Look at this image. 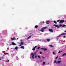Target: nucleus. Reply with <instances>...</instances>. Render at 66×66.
Instances as JSON below:
<instances>
[{
    "label": "nucleus",
    "instance_id": "de8ad7c7",
    "mask_svg": "<svg viewBox=\"0 0 66 66\" xmlns=\"http://www.w3.org/2000/svg\"><path fill=\"white\" fill-rule=\"evenodd\" d=\"M59 36H60V35H59Z\"/></svg>",
    "mask_w": 66,
    "mask_h": 66
},
{
    "label": "nucleus",
    "instance_id": "58836bf2",
    "mask_svg": "<svg viewBox=\"0 0 66 66\" xmlns=\"http://www.w3.org/2000/svg\"><path fill=\"white\" fill-rule=\"evenodd\" d=\"M22 44H20V46H21V45H22Z\"/></svg>",
    "mask_w": 66,
    "mask_h": 66
},
{
    "label": "nucleus",
    "instance_id": "c85d7f7f",
    "mask_svg": "<svg viewBox=\"0 0 66 66\" xmlns=\"http://www.w3.org/2000/svg\"><path fill=\"white\" fill-rule=\"evenodd\" d=\"M33 54H34V53H32L31 54V55H33Z\"/></svg>",
    "mask_w": 66,
    "mask_h": 66
},
{
    "label": "nucleus",
    "instance_id": "20e7f679",
    "mask_svg": "<svg viewBox=\"0 0 66 66\" xmlns=\"http://www.w3.org/2000/svg\"><path fill=\"white\" fill-rule=\"evenodd\" d=\"M11 43L12 44L13 46H16V45H17V44H16L15 43H14V42H12Z\"/></svg>",
    "mask_w": 66,
    "mask_h": 66
},
{
    "label": "nucleus",
    "instance_id": "e433bc0d",
    "mask_svg": "<svg viewBox=\"0 0 66 66\" xmlns=\"http://www.w3.org/2000/svg\"><path fill=\"white\" fill-rule=\"evenodd\" d=\"M44 22H44V21H43V23H44Z\"/></svg>",
    "mask_w": 66,
    "mask_h": 66
},
{
    "label": "nucleus",
    "instance_id": "bb28decb",
    "mask_svg": "<svg viewBox=\"0 0 66 66\" xmlns=\"http://www.w3.org/2000/svg\"><path fill=\"white\" fill-rule=\"evenodd\" d=\"M50 47H53V46L51 45H50Z\"/></svg>",
    "mask_w": 66,
    "mask_h": 66
},
{
    "label": "nucleus",
    "instance_id": "412c9836",
    "mask_svg": "<svg viewBox=\"0 0 66 66\" xmlns=\"http://www.w3.org/2000/svg\"><path fill=\"white\" fill-rule=\"evenodd\" d=\"M61 62V61H58L57 62V63H60V62Z\"/></svg>",
    "mask_w": 66,
    "mask_h": 66
},
{
    "label": "nucleus",
    "instance_id": "393cba45",
    "mask_svg": "<svg viewBox=\"0 0 66 66\" xmlns=\"http://www.w3.org/2000/svg\"><path fill=\"white\" fill-rule=\"evenodd\" d=\"M42 59H44L45 58V57H44V56H42Z\"/></svg>",
    "mask_w": 66,
    "mask_h": 66
},
{
    "label": "nucleus",
    "instance_id": "2eb2a0df",
    "mask_svg": "<svg viewBox=\"0 0 66 66\" xmlns=\"http://www.w3.org/2000/svg\"><path fill=\"white\" fill-rule=\"evenodd\" d=\"M54 23H55V24H57V22H56V21H54Z\"/></svg>",
    "mask_w": 66,
    "mask_h": 66
},
{
    "label": "nucleus",
    "instance_id": "9b49d317",
    "mask_svg": "<svg viewBox=\"0 0 66 66\" xmlns=\"http://www.w3.org/2000/svg\"><path fill=\"white\" fill-rule=\"evenodd\" d=\"M54 64L55 63H56V64H57V62H56V60H55L54 62Z\"/></svg>",
    "mask_w": 66,
    "mask_h": 66
},
{
    "label": "nucleus",
    "instance_id": "c9c22d12",
    "mask_svg": "<svg viewBox=\"0 0 66 66\" xmlns=\"http://www.w3.org/2000/svg\"><path fill=\"white\" fill-rule=\"evenodd\" d=\"M39 53H40V54H42V53L41 52H40Z\"/></svg>",
    "mask_w": 66,
    "mask_h": 66
},
{
    "label": "nucleus",
    "instance_id": "c03bdc74",
    "mask_svg": "<svg viewBox=\"0 0 66 66\" xmlns=\"http://www.w3.org/2000/svg\"><path fill=\"white\" fill-rule=\"evenodd\" d=\"M57 39H59V38H57Z\"/></svg>",
    "mask_w": 66,
    "mask_h": 66
},
{
    "label": "nucleus",
    "instance_id": "cd10ccee",
    "mask_svg": "<svg viewBox=\"0 0 66 66\" xmlns=\"http://www.w3.org/2000/svg\"><path fill=\"white\" fill-rule=\"evenodd\" d=\"M60 20H58L57 21V22H60Z\"/></svg>",
    "mask_w": 66,
    "mask_h": 66
},
{
    "label": "nucleus",
    "instance_id": "a878e982",
    "mask_svg": "<svg viewBox=\"0 0 66 66\" xmlns=\"http://www.w3.org/2000/svg\"><path fill=\"white\" fill-rule=\"evenodd\" d=\"M58 57H58V56H57L56 58H55V59H57V58H58Z\"/></svg>",
    "mask_w": 66,
    "mask_h": 66
},
{
    "label": "nucleus",
    "instance_id": "f03ea898",
    "mask_svg": "<svg viewBox=\"0 0 66 66\" xmlns=\"http://www.w3.org/2000/svg\"><path fill=\"white\" fill-rule=\"evenodd\" d=\"M47 28V27H44L41 28L40 31H42V32H44V29H46Z\"/></svg>",
    "mask_w": 66,
    "mask_h": 66
},
{
    "label": "nucleus",
    "instance_id": "c756f323",
    "mask_svg": "<svg viewBox=\"0 0 66 66\" xmlns=\"http://www.w3.org/2000/svg\"><path fill=\"white\" fill-rule=\"evenodd\" d=\"M38 57H39V59H40V58H41L39 56H38Z\"/></svg>",
    "mask_w": 66,
    "mask_h": 66
},
{
    "label": "nucleus",
    "instance_id": "f704fd0d",
    "mask_svg": "<svg viewBox=\"0 0 66 66\" xmlns=\"http://www.w3.org/2000/svg\"><path fill=\"white\" fill-rule=\"evenodd\" d=\"M41 49H42V50H44V48H42Z\"/></svg>",
    "mask_w": 66,
    "mask_h": 66
},
{
    "label": "nucleus",
    "instance_id": "b1692460",
    "mask_svg": "<svg viewBox=\"0 0 66 66\" xmlns=\"http://www.w3.org/2000/svg\"><path fill=\"white\" fill-rule=\"evenodd\" d=\"M53 54H55V53L54 52H53Z\"/></svg>",
    "mask_w": 66,
    "mask_h": 66
},
{
    "label": "nucleus",
    "instance_id": "0eeeda50",
    "mask_svg": "<svg viewBox=\"0 0 66 66\" xmlns=\"http://www.w3.org/2000/svg\"><path fill=\"white\" fill-rule=\"evenodd\" d=\"M36 47H37V46H35L34 48H32V50H33V51L35 50V48H36Z\"/></svg>",
    "mask_w": 66,
    "mask_h": 66
},
{
    "label": "nucleus",
    "instance_id": "39448f33",
    "mask_svg": "<svg viewBox=\"0 0 66 66\" xmlns=\"http://www.w3.org/2000/svg\"><path fill=\"white\" fill-rule=\"evenodd\" d=\"M49 31L50 32H53V30L52 29H49Z\"/></svg>",
    "mask_w": 66,
    "mask_h": 66
},
{
    "label": "nucleus",
    "instance_id": "5701e85b",
    "mask_svg": "<svg viewBox=\"0 0 66 66\" xmlns=\"http://www.w3.org/2000/svg\"><path fill=\"white\" fill-rule=\"evenodd\" d=\"M37 49H40V47H38V48H37Z\"/></svg>",
    "mask_w": 66,
    "mask_h": 66
},
{
    "label": "nucleus",
    "instance_id": "aec40b11",
    "mask_svg": "<svg viewBox=\"0 0 66 66\" xmlns=\"http://www.w3.org/2000/svg\"><path fill=\"white\" fill-rule=\"evenodd\" d=\"M44 51H46V50H47V49L46 48H44Z\"/></svg>",
    "mask_w": 66,
    "mask_h": 66
},
{
    "label": "nucleus",
    "instance_id": "79ce46f5",
    "mask_svg": "<svg viewBox=\"0 0 66 66\" xmlns=\"http://www.w3.org/2000/svg\"><path fill=\"white\" fill-rule=\"evenodd\" d=\"M34 54H36V52H35L34 53Z\"/></svg>",
    "mask_w": 66,
    "mask_h": 66
},
{
    "label": "nucleus",
    "instance_id": "2f4dec72",
    "mask_svg": "<svg viewBox=\"0 0 66 66\" xmlns=\"http://www.w3.org/2000/svg\"><path fill=\"white\" fill-rule=\"evenodd\" d=\"M61 52V51H59V52H58L59 53H60Z\"/></svg>",
    "mask_w": 66,
    "mask_h": 66
},
{
    "label": "nucleus",
    "instance_id": "49530a36",
    "mask_svg": "<svg viewBox=\"0 0 66 66\" xmlns=\"http://www.w3.org/2000/svg\"><path fill=\"white\" fill-rule=\"evenodd\" d=\"M60 24H62V23Z\"/></svg>",
    "mask_w": 66,
    "mask_h": 66
},
{
    "label": "nucleus",
    "instance_id": "a211bd4d",
    "mask_svg": "<svg viewBox=\"0 0 66 66\" xmlns=\"http://www.w3.org/2000/svg\"><path fill=\"white\" fill-rule=\"evenodd\" d=\"M35 28H38V26L37 25L35 26Z\"/></svg>",
    "mask_w": 66,
    "mask_h": 66
},
{
    "label": "nucleus",
    "instance_id": "a19ab883",
    "mask_svg": "<svg viewBox=\"0 0 66 66\" xmlns=\"http://www.w3.org/2000/svg\"><path fill=\"white\" fill-rule=\"evenodd\" d=\"M64 32H66V31H64Z\"/></svg>",
    "mask_w": 66,
    "mask_h": 66
},
{
    "label": "nucleus",
    "instance_id": "f8f14e48",
    "mask_svg": "<svg viewBox=\"0 0 66 66\" xmlns=\"http://www.w3.org/2000/svg\"><path fill=\"white\" fill-rule=\"evenodd\" d=\"M31 37V36H29L28 37V38H27V39L28 40V39H29V38H30Z\"/></svg>",
    "mask_w": 66,
    "mask_h": 66
},
{
    "label": "nucleus",
    "instance_id": "ddd939ff",
    "mask_svg": "<svg viewBox=\"0 0 66 66\" xmlns=\"http://www.w3.org/2000/svg\"><path fill=\"white\" fill-rule=\"evenodd\" d=\"M49 21H46V23L47 24H49Z\"/></svg>",
    "mask_w": 66,
    "mask_h": 66
},
{
    "label": "nucleus",
    "instance_id": "473e14b6",
    "mask_svg": "<svg viewBox=\"0 0 66 66\" xmlns=\"http://www.w3.org/2000/svg\"><path fill=\"white\" fill-rule=\"evenodd\" d=\"M2 60V59L1 58V57H0V60Z\"/></svg>",
    "mask_w": 66,
    "mask_h": 66
},
{
    "label": "nucleus",
    "instance_id": "423d86ee",
    "mask_svg": "<svg viewBox=\"0 0 66 66\" xmlns=\"http://www.w3.org/2000/svg\"><path fill=\"white\" fill-rule=\"evenodd\" d=\"M65 34H66V33H63L62 34H61L59 36H62V35H65Z\"/></svg>",
    "mask_w": 66,
    "mask_h": 66
},
{
    "label": "nucleus",
    "instance_id": "7c9ffc66",
    "mask_svg": "<svg viewBox=\"0 0 66 66\" xmlns=\"http://www.w3.org/2000/svg\"><path fill=\"white\" fill-rule=\"evenodd\" d=\"M45 62H44L43 63V65H45Z\"/></svg>",
    "mask_w": 66,
    "mask_h": 66
},
{
    "label": "nucleus",
    "instance_id": "4c0bfd02",
    "mask_svg": "<svg viewBox=\"0 0 66 66\" xmlns=\"http://www.w3.org/2000/svg\"><path fill=\"white\" fill-rule=\"evenodd\" d=\"M63 38H65V36H64L63 37Z\"/></svg>",
    "mask_w": 66,
    "mask_h": 66
},
{
    "label": "nucleus",
    "instance_id": "72a5a7b5",
    "mask_svg": "<svg viewBox=\"0 0 66 66\" xmlns=\"http://www.w3.org/2000/svg\"><path fill=\"white\" fill-rule=\"evenodd\" d=\"M60 59H61V58H60V57H59V60H60Z\"/></svg>",
    "mask_w": 66,
    "mask_h": 66
},
{
    "label": "nucleus",
    "instance_id": "9d476101",
    "mask_svg": "<svg viewBox=\"0 0 66 66\" xmlns=\"http://www.w3.org/2000/svg\"><path fill=\"white\" fill-rule=\"evenodd\" d=\"M47 42H50V39H47Z\"/></svg>",
    "mask_w": 66,
    "mask_h": 66
},
{
    "label": "nucleus",
    "instance_id": "6e6552de",
    "mask_svg": "<svg viewBox=\"0 0 66 66\" xmlns=\"http://www.w3.org/2000/svg\"><path fill=\"white\" fill-rule=\"evenodd\" d=\"M35 55L34 54L33 55H32V56L31 57V58H32V59H34V55Z\"/></svg>",
    "mask_w": 66,
    "mask_h": 66
},
{
    "label": "nucleus",
    "instance_id": "a18cd8bd",
    "mask_svg": "<svg viewBox=\"0 0 66 66\" xmlns=\"http://www.w3.org/2000/svg\"><path fill=\"white\" fill-rule=\"evenodd\" d=\"M36 51V52H38V51Z\"/></svg>",
    "mask_w": 66,
    "mask_h": 66
},
{
    "label": "nucleus",
    "instance_id": "f3484780",
    "mask_svg": "<svg viewBox=\"0 0 66 66\" xmlns=\"http://www.w3.org/2000/svg\"><path fill=\"white\" fill-rule=\"evenodd\" d=\"M11 39L12 40H15V39L14 38H11Z\"/></svg>",
    "mask_w": 66,
    "mask_h": 66
},
{
    "label": "nucleus",
    "instance_id": "dca6fc26",
    "mask_svg": "<svg viewBox=\"0 0 66 66\" xmlns=\"http://www.w3.org/2000/svg\"><path fill=\"white\" fill-rule=\"evenodd\" d=\"M21 48H22V49H24V46H21Z\"/></svg>",
    "mask_w": 66,
    "mask_h": 66
},
{
    "label": "nucleus",
    "instance_id": "f257e3e1",
    "mask_svg": "<svg viewBox=\"0 0 66 66\" xmlns=\"http://www.w3.org/2000/svg\"><path fill=\"white\" fill-rule=\"evenodd\" d=\"M55 27H56V28H60V27H62V28H64V27H66V25H60V26L58 25H57L55 24H54L53 25Z\"/></svg>",
    "mask_w": 66,
    "mask_h": 66
},
{
    "label": "nucleus",
    "instance_id": "4468645a",
    "mask_svg": "<svg viewBox=\"0 0 66 66\" xmlns=\"http://www.w3.org/2000/svg\"><path fill=\"white\" fill-rule=\"evenodd\" d=\"M66 55V53H65L63 54L62 55V56H64V55Z\"/></svg>",
    "mask_w": 66,
    "mask_h": 66
},
{
    "label": "nucleus",
    "instance_id": "ea45409f",
    "mask_svg": "<svg viewBox=\"0 0 66 66\" xmlns=\"http://www.w3.org/2000/svg\"><path fill=\"white\" fill-rule=\"evenodd\" d=\"M6 54H9L8 53H6Z\"/></svg>",
    "mask_w": 66,
    "mask_h": 66
},
{
    "label": "nucleus",
    "instance_id": "6ab92c4d",
    "mask_svg": "<svg viewBox=\"0 0 66 66\" xmlns=\"http://www.w3.org/2000/svg\"><path fill=\"white\" fill-rule=\"evenodd\" d=\"M21 45H23V42H21Z\"/></svg>",
    "mask_w": 66,
    "mask_h": 66
},
{
    "label": "nucleus",
    "instance_id": "7ed1b4c3",
    "mask_svg": "<svg viewBox=\"0 0 66 66\" xmlns=\"http://www.w3.org/2000/svg\"><path fill=\"white\" fill-rule=\"evenodd\" d=\"M65 22V21H64V20H61L59 22V23H63V22Z\"/></svg>",
    "mask_w": 66,
    "mask_h": 66
},
{
    "label": "nucleus",
    "instance_id": "4be33fe9",
    "mask_svg": "<svg viewBox=\"0 0 66 66\" xmlns=\"http://www.w3.org/2000/svg\"><path fill=\"white\" fill-rule=\"evenodd\" d=\"M10 62V60H7L5 61V62Z\"/></svg>",
    "mask_w": 66,
    "mask_h": 66
},
{
    "label": "nucleus",
    "instance_id": "1a4fd4ad",
    "mask_svg": "<svg viewBox=\"0 0 66 66\" xmlns=\"http://www.w3.org/2000/svg\"><path fill=\"white\" fill-rule=\"evenodd\" d=\"M17 49H18V47L17 46L14 49V50H17Z\"/></svg>",
    "mask_w": 66,
    "mask_h": 66
},
{
    "label": "nucleus",
    "instance_id": "37998d69",
    "mask_svg": "<svg viewBox=\"0 0 66 66\" xmlns=\"http://www.w3.org/2000/svg\"><path fill=\"white\" fill-rule=\"evenodd\" d=\"M35 57H37V56H35Z\"/></svg>",
    "mask_w": 66,
    "mask_h": 66
}]
</instances>
